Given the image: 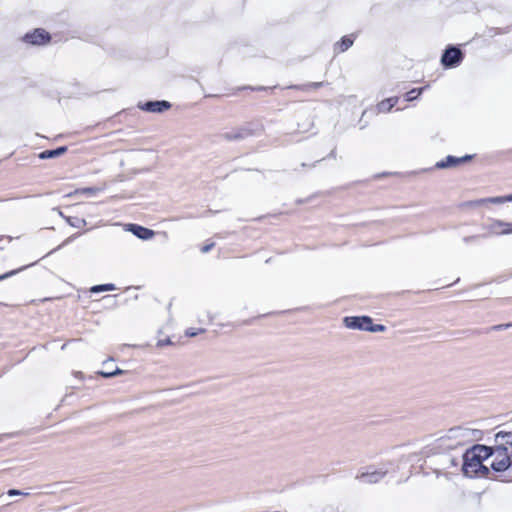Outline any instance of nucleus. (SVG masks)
Listing matches in <instances>:
<instances>
[{"mask_svg":"<svg viewBox=\"0 0 512 512\" xmlns=\"http://www.w3.org/2000/svg\"><path fill=\"white\" fill-rule=\"evenodd\" d=\"M490 447L485 445H474L463 454L462 471L468 477H486L490 473L483 461L490 458Z\"/></svg>","mask_w":512,"mask_h":512,"instance_id":"obj_1","label":"nucleus"},{"mask_svg":"<svg viewBox=\"0 0 512 512\" xmlns=\"http://www.w3.org/2000/svg\"><path fill=\"white\" fill-rule=\"evenodd\" d=\"M491 468L495 472H504L512 465L511 455L508 448L490 447Z\"/></svg>","mask_w":512,"mask_h":512,"instance_id":"obj_2","label":"nucleus"},{"mask_svg":"<svg viewBox=\"0 0 512 512\" xmlns=\"http://www.w3.org/2000/svg\"><path fill=\"white\" fill-rule=\"evenodd\" d=\"M464 59V54L460 48L456 46H448L441 57V64L445 68L458 67Z\"/></svg>","mask_w":512,"mask_h":512,"instance_id":"obj_3","label":"nucleus"},{"mask_svg":"<svg viewBox=\"0 0 512 512\" xmlns=\"http://www.w3.org/2000/svg\"><path fill=\"white\" fill-rule=\"evenodd\" d=\"M261 131V127L253 124H247L242 127L234 128L229 132L222 134V137L226 140H242L249 136L255 135Z\"/></svg>","mask_w":512,"mask_h":512,"instance_id":"obj_4","label":"nucleus"},{"mask_svg":"<svg viewBox=\"0 0 512 512\" xmlns=\"http://www.w3.org/2000/svg\"><path fill=\"white\" fill-rule=\"evenodd\" d=\"M22 41L30 45L41 46L48 44L51 41V36L44 29L37 28L24 34Z\"/></svg>","mask_w":512,"mask_h":512,"instance_id":"obj_5","label":"nucleus"},{"mask_svg":"<svg viewBox=\"0 0 512 512\" xmlns=\"http://www.w3.org/2000/svg\"><path fill=\"white\" fill-rule=\"evenodd\" d=\"M344 325L349 329H358L368 331L371 325V318L369 316H351L344 318Z\"/></svg>","mask_w":512,"mask_h":512,"instance_id":"obj_6","label":"nucleus"},{"mask_svg":"<svg viewBox=\"0 0 512 512\" xmlns=\"http://www.w3.org/2000/svg\"><path fill=\"white\" fill-rule=\"evenodd\" d=\"M171 103L166 100L147 101L139 103L138 108L150 113H162L170 109Z\"/></svg>","mask_w":512,"mask_h":512,"instance_id":"obj_7","label":"nucleus"},{"mask_svg":"<svg viewBox=\"0 0 512 512\" xmlns=\"http://www.w3.org/2000/svg\"><path fill=\"white\" fill-rule=\"evenodd\" d=\"M472 158L471 155H465L463 157L447 156L444 160L436 163L435 167L438 169L451 168L459 164L465 163Z\"/></svg>","mask_w":512,"mask_h":512,"instance_id":"obj_8","label":"nucleus"},{"mask_svg":"<svg viewBox=\"0 0 512 512\" xmlns=\"http://www.w3.org/2000/svg\"><path fill=\"white\" fill-rule=\"evenodd\" d=\"M386 474V471L383 470H373L366 472H362L357 478L363 483H377L379 482Z\"/></svg>","mask_w":512,"mask_h":512,"instance_id":"obj_9","label":"nucleus"},{"mask_svg":"<svg viewBox=\"0 0 512 512\" xmlns=\"http://www.w3.org/2000/svg\"><path fill=\"white\" fill-rule=\"evenodd\" d=\"M483 228L491 236H503V220L490 219Z\"/></svg>","mask_w":512,"mask_h":512,"instance_id":"obj_10","label":"nucleus"},{"mask_svg":"<svg viewBox=\"0 0 512 512\" xmlns=\"http://www.w3.org/2000/svg\"><path fill=\"white\" fill-rule=\"evenodd\" d=\"M129 231H131L136 237L142 240L151 239L155 232L151 229L145 228L137 224H129Z\"/></svg>","mask_w":512,"mask_h":512,"instance_id":"obj_11","label":"nucleus"},{"mask_svg":"<svg viewBox=\"0 0 512 512\" xmlns=\"http://www.w3.org/2000/svg\"><path fill=\"white\" fill-rule=\"evenodd\" d=\"M495 447H502V448H512V431L511 432H505V431H499L495 435Z\"/></svg>","mask_w":512,"mask_h":512,"instance_id":"obj_12","label":"nucleus"},{"mask_svg":"<svg viewBox=\"0 0 512 512\" xmlns=\"http://www.w3.org/2000/svg\"><path fill=\"white\" fill-rule=\"evenodd\" d=\"M354 39L351 36H344L339 42L335 43L334 51L341 53L348 50L353 45Z\"/></svg>","mask_w":512,"mask_h":512,"instance_id":"obj_13","label":"nucleus"},{"mask_svg":"<svg viewBox=\"0 0 512 512\" xmlns=\"http://www.w3.org/2000/svg\"><path fill=\"white\" fill-rule=\"evenodd\" d=\"M67 151L66 146H61L53 150H45L39 154L40 159H51L63 155Z\"/></svg>","mask_w":512,"mask_h":512,"instance_id":"obj_14","label":"nucleus"},{"mask_svg":"<svg viewBox=\"0 0 512 512\" xmlns=\"http://www.w3.org/2000/svg\"><path fill=\"white\" fill-rule=\"evenodd\" d=\"M397 102H398V97H390V98H387V99L381 101L377 105V108H378L379 112H388L396 105Z\"/></svg>","mask_w":512,"mask_h":512,"instance_id":"obj_15","label":"nucleus"},{"mask_svg":"<svg viewBox=\"0 0 512 512\" xmlns=\"http://www.w3.org/2000/svg\"><path fill=\"white\" fill-rule=\"evenodd\" d=\"M506 202H509L508 195L483 198L478 201V203H480V204H483V203L503 204Z\"/></svg>","mask_w":512,"mask_h":512,"instance_id":"obj_16","label":"nucleus"},{"mask_svg":"<svg viewBox=\"0 0 512 512\" xmlns=\"http://www.w3.org/2000/svg\"><path fill=\"white\" fill-rule=\"evenodd\" d=\"M323 85H324V82H311V83L304 84V85L290 86L289 88L308 91V90L317 89L319 87H322Z\"/></svg>","mask_w":512,"mask_h":512,"instance_id":"obj_17","label":"nucleus"},{"mask_svg":"<svg viewBox=\"0 0 512 512\" xmlns=\"http://www.w3.org/2000/svg\"><path fill=\"white\" fill-rule=\"evenodd\" d=\"M116 289L114 284H101V285H95L93 286L90 291L92 293H99L104 291H114Z\"/></svg>","mask_w":512,"mask_h":512,"instance_id":"obj_18","label":"nucleus"},{"mask_svg":"<svg viewBox=\"0 0 512 512\" xmlns=\"http://www.w3.org/2000/svg\"><path fill=\"white\" fill-rule=\"evenodd\" d=\"M424 89H425V87L414 88V89L410 90L409 92H407L405 94L406 101L410 102V101H413L414 99L418 98L422 94Z\"/></svg>","mask_w":512,"mask_h":512,"instance_id":"obj_19","label":"nucleus"},{"mask_svg":"<svg viewBox=\"0 0 512 512\" xmlns=\"http://www.w3.org/2000/svg\"><path fill=\"white\" fill-rule=\"evenodd\" d=\"M101 190H102L101 188H97V187H86V188L76 190L75 193L95 195L98 192H100Z\"/></svg>","mask_w":512,"mask_h":512,"instance_id":"obj_20","label":"nucleus"},{"mask_svg":"<svg viewBox=\"0 0 512 512\" xmlns=\"http://www.w3.org/2000/svg\"><path fill=\"white\" fill-rule=\"evenodd\" d=\"M67 222L71 226L76 227V228H81L86 225V221L84 219H80V218H75V219L67 218Z\"/></svg>","mask_w":512,"mask_h":512,"instance_id":"obj_21","label":"nucleus"},{"mask_svg":"<svg viewBox=\"0 0 512 512\" xmlns=\"http://www.w3.org/2000/svg\"><path fill=\"white\" fill-rule=\"evenodd\" d=\"M386 330V327L382 324H373L371 321V325L368 328L369 332H384Z\"/></svg>","mask_w":512,"mask_h":512,"instance_id":"obj_22","label":"nucleus"},{"mask_svg":"<svg viewBox=\"0 0 512 512\" xmlns=\"http://www.w3.org/2000/svg\"><path fill=\"white\" fill-rule=\"evenodd\" d=\"M122 373H123V371L118 369V368L115 371H113V372H109V371H106V372L105 371H101V372H99V374L101 376L105 377V378H111L113 376H116V375H119V374H122Z\"/></svg>","mask_w":512,"mask_h":512,"instance_id":"obj_23","label":"nucleus"},{"mask_svg":"<svg viewBox=\"0 0 512 512\" xmlns=\"http://www.w3.org/2000/svg\"><path fill=\"white\" fill-rule=\"evenodd\" d=\"M26 267H27V266H24V267H22V268H20V269L12 270V271L7 272V273H5V274H3V275H0V281H2V280H4V279H7V278H9V277H11V276H13V275L17 274L19 271H22V270H23V269H25Z\"/></svg>","mask_w":512,"mask_h":512,"instance_id":"obj_24","label":"nucleus"},{"mask_svg":"<svg viewBox=\"0 0 512 512\" xmlns=\"http://www.w3.org/2000/svg\"><path fill=\"white\" fill-rule=\"evenodd\" d=\"M512 234V222L503 221V235Z\"/></svg>","mask_w":512,"mask_h":512,"instance_id":"obj_25","label":"nucleus"},{"mask_svg":"<svg viewBox=\"0 0 512 512\" xmlns=\"http://www.w3.org/2000/svg\"><path fill=\"white\" fill-rule=\"evenodd\" d=\"M465 431L462 428H454L450 430L451 437L464 436Z\"/></svg>","mask_w":512,"mask_h":512,"instance_id":"obj_26","label":"nucleus"},{"mask_svg":"<svg viewBox=\"0 0 512 512\" xmlns=\"http://www.w3.org/2000/svg\"><path fill=\"white\" fill-rule=\"evenodd\" d=\"M204 332V329H194V328H189L187 331H186V335L188 337H194L196 335H198L199 333H202Z\"/></svg>","mask_w":512,"mask_h":512,"instance_id":"obj_27","label":"nucleus"},{"mask_svg":"<svg viewBox=\"0 0 512 512\" xmlns=\"http://www.w3.org/2000/svg\"><path fill=\"white\" fill-rule=\"evenodd\" d=\"M7 494H8L9 496H16V495H28V493H23V492H21V491H19V490H16V489H10V490L7 492Z\"/></svg>","mask_w":512,"mask_h":512,"instance_id":"obj_28","label":"nucleus"},{"mask_svg":"<svg viewBox=\"0 0 512 512\" xmlns=\"http://www.w3.org/2000/svg\"><path fill=\"white\" fill-rule=\"evenodd\" d=\"M214 247V243H209L201 248L202 253H208Z\"/></svg>","mask_w":512,"mask_h":512,"instance_id":"obj_29","label":"nucleus"},{"mask_svg":"<svg viewBox=\"0 0 512 512\" xmlns=\"http://www.w3.org/2000/svg\"><path fill=\"white\" fill-rule=\"evenodd\" d=\"M169 344H171V341H170V339H169V338H166V339H164V340H159V341L157 342V345H158L159 347H163V346H165V345H169Z\"/></svg>","mask_w":512,"mask_h":512,"instance_id":"obj_30","label":"nucleus"},{"mask_svg":"<svg viewBox=\"0 0 512 512\" xmlns=\"http://www.w3.org/2000/svg\"><path fill=\"white\" fill-rule=\"evenodd\" d=\"M509 327H512V323L497 325V326H494V329L501 330V329H507Z\"/></svg>","mask_w":512,"mask_h":512,"instance_id":"obj_31","label":"nucleus"},{"mask_svg":"<svg viewBox=\"0 0 512 512\" xmlns=\"http://www.w3.org/2000/svg\"><path fill=\"white\" fill-rule=\"evenodd\" d=\"M477 238V236H469V237H464L463 240L464 242H469V241H473Z\"/></svg>","mask_w":512,"mask_h":512,"instance_id":"obj_32","label":"nucleus"},{"mask_svg":"<svg viewBox=\"0 0 512 512\" xmlns=\"http://www.w3.org/2000/svg\"><path fill=\"white\" fill-rule=\"evenodd\" d=\"M74 237H75V236H71V237L67 238V239L63 242V244H62V245H60V246L58 247V249H59V248H61L63 245H65V244L69 243V242H70Z\"/></svg>","mask_w":512,"mask_h":512,"instance_id":"obj_33","label":"nucleus"},{"mask_svg":"<svg viewBox=\"0 0 512 512\" xmlns=\"http://www.w3.org/2000/svg\"><path fill=\"white\" fill-rule=\"evenodd\" d=\"M252 89H253V90H258V91H259V90H264V89H266V88H265V87L260 86V87L252 88Z\"/></svg>","mask_w":512,"mask_h":512,"instance_id":"obj_34","label":"nucleus"},{"mask_svg":"<svg viewBox=\"0 0 512 512\" xmlns=\"http://www.w3.org/2000/svg\"><path fill=\"white\" fill-rule=\"evenodd\" d=\"M509 202H512V194L508 195Z\"/></svg>","mask_w":512,"mask_h":512,"instance_id":"obj_35","label":"nucleus"}]
</instances>
